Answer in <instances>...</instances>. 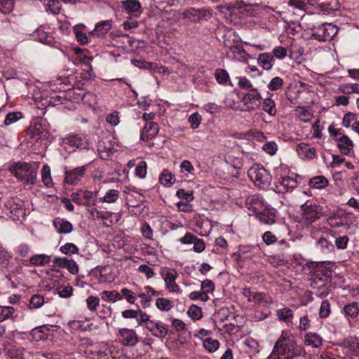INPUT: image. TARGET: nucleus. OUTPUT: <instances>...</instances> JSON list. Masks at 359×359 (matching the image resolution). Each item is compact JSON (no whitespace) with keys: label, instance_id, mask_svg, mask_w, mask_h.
<instances>
[{"label":"nucleus","instance_id":"obj_1","mask_svg":"<svg viewBox=\"0 0 359 359\" xmlns=\"http://www.w3.org/2000/svg\"><path fill=\"white\" fill-rule=\"evenodd\" d=\"M272 353L277 355L278 359H296L304 356L306 351L297 344L292 334L283 331L273 346Z\"/></svg>","mask_w":359,"mask_h":359},{"label":"nucleus","instance_id":"obj_2","mask_svg":"<svg viewBox=\"0 0 359 359\" xmlns=\"http://www.w3.org/2000/svg\"><path fill=\"white\" fill-rule=\"evenodd\" d=\"M8 170L24 184H34L36 182L37 170L29 163H13L9 165Z\"/></svg>","mask_w":359,"mask_h":359},{"label":"nucleus","instance_id":"obj_3","mask_svg":"<svg viewBox=\"0 0 359 359\" xmlns=\"http://www.w3.org/2000/svg\"><path fill=\"white\" fill-rule=\"evenodd\" d=\"M137 313L135 319L140 325H145V327L156 337L163 339L166 337L168 332L167 325L151 320L150 316L140 309H137Z\"/></svg>","mask_w":359,"mask_h":359},{"label":"nucleus","instance_id":"obj_4","mask_svg":"<svg viewBox=\"0 0 359 359\" xmlns=\"http://www.w3.org/2000/svg\"><path fill=\"white\" fill-rule=\"evenodd\" d=\"M137 313L135 319L140 325H145V327L156 337L163 339L166 337L168 332L167 325L151 320L150 316L140 309H137Z\"/></svg>","mask_w":359,"mask_h":359},{"label":"nucleus","instance_id":"obj_5","mask_svg":"<svg viewBox=\"0 0 359 359\" xmlns=\"http://www.w3.org/2000/svg\"><path fill=\"white\" fill-rule=\"evenodd\" d=\"M302 222L306 226L311 225L323 216V207L309 200L300 206Z\"/></svg>","mask_w":359,"mask_h":359},{"label":"nucleus","instance_id":"obj_6","mask_svg":"<svg viewBox=\"0 0 359 359\" xmlns=\"http://www.w3.org/2000/svg\"><path fill=\"white\" fill-rule=\"evenodd\" d=\"M312 36L320 41H330L337 33L338 28L331 23H323L313 26L311 29Z\"/></svg>","mask_w":359,"mask_h":359},{"label":"nucleus","instance_id":"obj_7","mask_svg":"<svg viewBox=\"0 0 359 359\" xmlns=\"http://www.w3.org/2000/svg\"><path fill=\"white\" fill-rule=\"evenodd\" d=\"M248 175L255 185L264 189L268 187L271 181V176L264 168L253 166L248 172Z\"/></svg>","mask_w":359,"mask_h":359},{"label":"nucleus","instance_id":"obj_8","mask_svg":"<svg viewBox=\"0 0 359 359\" xmlns=\"http://www.w3.org/2000/svg\"><path fill=\"white\" fill-rule=\"evenodd\" d=\"M4 208L8 212L7 215L13 217L14 220H19L20 217L25 215L22 201L18 198H11L4 202Z\"/></svg>","mask_w":359,"mask_h":359},{"label":"nucleus","instance_id":"obj_9","mask_svg":"<svg viewBox=\"0 0 359 359\" xmlns=\"http://www.w3.org/2000/svg\"><path fill=\"white\" fill-rule=\"evenodd\" d=\"M72 200L73 202L79 205L90 207L91 203L97 198V192L93 193L87 189H78L71 194Z\"/></svg>","mask_w":359,"mask_h":359},{"label":"nucleus","instance_id":"obj_10","mask_svg":"<svg viewBox=\"0 0 359 359\" xmlns=\"http://www.w3.org/2000/svg\"><path fill=\"white\" fill-rule=\"evenodd\" d=\"M332 271L325 266L324 262H318L313 274V283L326 284L332 281Z\"/></svg>","mask_w":359,"mask_h":359},{"label":"nucleus","instance_id":"obj_11","mask_svg":"<svg viewBox=\"0 0 359 359\" xmlns=\"http://www.w3.org/2000/svg\"><path fill=\"white\" fill-rule=\"evenodd\" d=\"M118 340L125 346H134L138 342V337L135 330L121 328L118 330Z\"/></svg>","mask_w":359,"mask_h":359},{"label":"nucleus","instance_id":"obj_12","mask_svg":"<svg viewBox=\"0 0 359 359\" xmlns=\"http://www.w3.org/2000/svg\"><path fill=\"white\" fill-rule=\"evenodd\" d=\"M161 276L163 278L166 288L170 292H177L180 290L179 286L176 284L175 280L177 274L173 269H162Z\"/></svg>","mask_w":359,"mask_h":359},{"label":"nucleus","instance_id":"obj_13","mask_svg":"<svg viewBox=\"0 0 359 359\" xmlns=\"http://www.w3.org/2000/svg\"><path fill=\"white\" fill-rule=\"evenodd\" d=\"M64 143L72 147L79 149H90V143L88 139L83 135H75L64 139Z\"/></svg>","mask_w":359,"mask_h":359},{"label":"nucleus","instance_id":"obj_14","mask_svg":"<svg viewBox=\"0 0 359 359\" xmlns=\"http://www.w3.org/2000/svg\"><path fill=\"white\" fill-rule=\"evenodd\" d=\"M252 93L244 95L241 100L246 109L248 111L254 110L259 106L262 99L257 89H252Z\"/></svg>","mask_w":359,"mask_h":359},{"label":"nucleus","instance_id":"obj_15","mask_svg":"<svg viewBox=\"0 0 359 359\" xmlns=\"http://www.w3.org/2000/svg\"><path fill=\"white\" fill-rule=\"evenodd\" d=\"M88 165L75 168L65 171V182L72 185L77 184L84 177Z\"/></svg>","mask_w":359,"mask_h":359},{"label":"nucleus","instance_id":"obj_16","mask_svg":"<svg viewBox=\"0 0 359 359\" xmlns=\"http://www.w3.org/2000/svg\"><path fill=\"white\" fill-rule=\"evenodd\" d=\"M248 209L256 215L260 222L265 224H273L276 222V215L273 210L265 209L262 212L258 211L257 208L251 206Z\"/></svg>","mask_w":359,"mask_h":359},{"label":"nucleus","instance_id":"obj_17","mask_svg":"<svg viewBox=\"0 0 359 359\" xmlns=\"http://www.w3.org/2000/svg\"><path fill=\"white\" fill-rule=\"evenodd\" d=\"M178 241L182 244L193 243L194 250L198 253L202 252L205 248L204 241L190 232H187L184 236L180 238Z\"/></svg>","mask_w":359,"mask_h":359},{"label":"nucleus","instance_id":"obj_18","mask_svg":"<svg viewBox=\"0 0 359 359\" xmlns=\"http://www.w3.org/2000/svg\"><path fill=\"white\" fill-rule=\"evenodd\" d=\"M120 6L123 11L134 17H137L141 13V4L138 0L121 1Z\"/></svg>","mask_w":359,"mask_h":359},{"label":"nucleus","instance_id":"obj_19","mask_svg":"<svg viewBox=\"0 0 359 359\" xmlns=\"http://www.w3.org/2000/svg\"><path fill=\"white\" fill-rule=\"evenodd\" d=\"M298 156L302 159L312 160L316 157V150L309 144L302 142L297 146Z\"/></svg>","mask_w":359,"mask_h":359},{"label":"nucleus","instance_id":"obj_20","mask_svg":"<svg viewBox=\"0 0 359 359\" xmlns=\"http://www.w3.org/2000/svg\"><path fill=\"white\" fill-rule=\"evenodd\" d=\"M258 245H240L237 252H236L233 257L237 262H240L244 259H250L253 257L252 253Z\"/></svg>","mask_w":359,"mask_h":359},{"label":"nucleus","instance_id":"obj_21","mask_svg":"<svg viewBox=\"0 0 359 359\" xmlns=\"http://www.w3.org/2000/svg\"><path fill=\"white\" fill-rule=\"evenodd\" d=\"M343 346L350 359H359V341L345 340L343 341Z\"/></svg>","mask_w":359,"mask_h":359},{"label":"nucleus","instance_id":"obj_22","mask_svg":"<svg viewBox=\"0 0 359 359\" xmlns=\"http://www.w3.org/2000/svg\"><path fill=\"white\" fill-rule=\"evenodd\" d=\"M297 186V182L289 176L284 177L276 185V189L279 193L292 191Z\"/></svg>","mask_w":359,"mask_h":359},{"label":"nucleus","instance_id":"obj_23","mask_svg":"<svg viewBox=\"0 0 359 359\" xmlns=\"http://www.w3.org/2000/svg\"><path fill=\"white\" fill-rule=\"evenodd\" d=\"M112 22L111 20L100 22L95 25V29L89 33V35L93 37H100L104 35L111 29Z\"/></svg>","mask_w":359,"mask_h":359},{"label":"nucleus","instance_id":"obj_24","mask_svg":"<svg viewBox=\"0 0 359 359\" xmlns=\"http://www.w3.org/2000/svg\"><path fill=\"white\" fill-rule=\"evenodd\" d=\"M158 126L155 122H147L143 131L141 135V137L143 140H149L154 138L158 133Z\"/></svg>","mask_w":359,"mask_h":359},{"label":"nucleus","instance_id":"obj_25","mask_svg":"<svg viewBox=\"0 0 359 359\" xmlns=\"http://www.w3.org/2000/svg\"><path fill=\"white\" fill-rule=\"evenodd\" d=\"M53 224L59 233H69L73 231V225L67 220L57 217L53 221Z\"/></svg>","mask_w":359,"mask_h":359},{"label":"nucleus","instance_id":"obj_26","mask_svg":"<svg viewBox=\"0 0 359 359\" xmlns=\"http://www.w3.org/2000/svg\"><path fill=\"white\" fill-rule=\"evenodd\" d=\"M353 147V142L347 135H344L338 139V147L343 154L348 155Z\"/></svg>","mask_w":359,"mask_h":359},{"label":"nucleus","instance_id":"obj_27","mask_svg":"<svg viewBox=\"0 0 359 359\" xmlns=\"http://www.w3.org/2000/svg\"><path fill=\"white\" fill-rule=\"evenodd\" d=\"M257 61L259 65L264 69L270 70L274 65L275 59L271 53H264L259 55Z\"/></svg>","mask_w":359,"mask_h":359},{"label":"nucleus","instance_id":"obj_28","mask_svg":"<svg viewBox=\"0 0 359 359\" xmlns=\"http://www.w3.org/2000/svg\"><path fill=\"white\" fill-rule=\"evenodd\" d=\"M323 344V339L320 335L314 332H308L305 335V344L313 348H318Z\"/></svg>","mask_w":359,"mask_h":359},{"label":"nucleus","instance_id":"obj_29","mask_svg":"<svg viewBox=\"0 0 359 359\" xmlns=\"http://www.w3.org/2000/svg\"><path fill=\"white\" fill-rule=\"evenodd\" d=\"M277 316L280 320L284 321L287 325L292 324L293 311L288 307L279 309L277 311Z\"/></svg>","mask_w":359,"mask_h":359},{"label":"nucleus","instance_id":"obj_30","mask_svg":"<svg viewBox=\"0 0 359 359\" xmlns=\"http://www.w3.org/2000/svg\"><path fill=\"white\" fill-rule=\"evenodd\" d=\"M16 317L17 313L14 307L10 306H0V322L9 318L13 319Z\"/></svg>","mask_w":359,"mask_h":359},{"label":"nucleus","instance_id":"obj_31","mask_svg":"<svg viewBox=\"0 0 359 359\" xmlns=\"http://www.w3.org/2000/svg\"><path fill=\"white\" fill-rule=\"evenodd\" d=\"M101 298L109 302H116L122 299V295L121 293L116 290H104L100 294Z\"/></svg>","mask_w":359,"mask_h":359},{"label":"nucleus","instance_id":"obj_32","mask_svg":"<svg viewBox=\"0 0 359 359\" xmlns=\"http://www.w3.org/2000/svg\"><path fill=\"white\" fill-rule=\"evenodd\" d=\"M343 312L346 316L352 318H356L359 314V304L353 302L344 306Z\"/></svg>","mask_w":359,"mask_h":359},{"label":"nucleus","instance_id":"obj_33","mask_svg":"<svg viewBox=\"0 0 359 359\" xmlns=\"http://www.w3.org/2000/svg\"><path fill=\"white\" fill-rule=\"evenodd\" d=\"M45 330H48L46 326L36 327L32 330L29 334L32 336V339L36 341H44L47 339V336L44 333Z\"/></svg>","mask_w":359,"mask_h":359},{"label":"nucleus","instance_id":"obj_34","mask_svg":"<svg viewBox=\"0 0 359 359\" xmlns=\"http://www.w3.org/2000/svg\"><path fill=\"white\" fill-rule=\"evenodd\" d=\"M316 246L324 253H329L334 250V246L332 243L328 241L323 237H320L317 240Z\"/></svg>","mask_w":359,"mask_h":359},{"label":"nucleus","instance_id":"obj_35","mask_svg":"<svg viewBox=\"0 0 359 359\" xmlns=\"http://www.w3.org/2000/svg\"><path fill=\"white\" fill-rule=\"evenodd\" d=\"M175 181V175L168 170H164L159 177V182L165 187H170Z\"/></svg>","mask_w":359,"mask_h":359},{"label":"nucleus","instance_id":"obj_36","mask_svg":"<svg viewBox=\"0 0 359 359\" xmlns=\"http://www.w3.org/2000/svg\"><path fill=\"white\" fill-rule=\"evenodd\" d=\"M328 184V180L322 175L314 177L309 180V185L315 189H323Z\"/></svg>","mask_w":359,"mask_h":359},{"label":"nucleus","instance_id":"obj_37","mask_svg":"<svg viewBox=\"0 0 359 359\" xmlns=\"http://www.w3.org/2000/svg\"><path fill=\"white\" fill-rule=\"evenodd\" d=\"M262 109L270 116H275L277 110L276 108V103L271 98H266L263 100Z\"/></svg>","mask_w":359,"mask_h":359},{"label":"nucleus","instance_id":"obj_38","mask_svg":"<svg viewBox=\"0 0 359 359\" xmlns=\"http://www.w3.org/2000/svg\"><path fill=\"white\" fill-rule=\"evenodd\" d=\"M173 302L163 297L156 299V306L161 311H168L173 307Z\"/></svg>","mask_w":359,"mask_h":359},{"label":"nucleus","instance_id":"obj_39","mask_svg":"<svg viewBox=\"0 0 359 359\" xmlns=\"http://www.w3.org/2000/svg\"><path fill=\"white\" fill-rule=\"evenodd\" d=\"M119 197V192L116 189H110L107 191L103 197L99 198L100 202L107 203H115Z\"/></svg>","mask_w":359,"mask_h":359},{"label":"nucleus","instance_id":"obj_40","mask_svg":"<svg viewBox=\"0 0 359 359\" xmlns=\"http://www.w3.org/2000/svg\"><path fill=\"white\" fill-rule=\"evenodd\" d=\"M50 262V257L43 254L36 255L29 259L30 264L34 266H43Z\"/></svg>","mask_w":359,"mask_h":359},{"label":"nucleus","instance_id":"obj_41","mask_svg":"<svg viewBox=\"0 0 359 359\" xmlns=\"http://www.w3.org/2000/svg\"><path fill=\"white\" fill-rule=\"evenodd\" d=\"M42 181L46 187L53 186V181L50 175V168L48 165H44L41 170Z\"/></svg>","mask_w":359,"mask_h":359},{"label":"nucleus","instance_id":"obj_42","mask_svg":"<svg viewBox=\"0 0 359 359\" xmlns=\"http://www.w3.org/2000/svg\"><path fill=\"white\" fill-rule=\"evenodd\" d=\"M44 304V297L40 294H34L29 301V307L30 309L41 308Z\"/></svg>","mask_w":359,"mask_h":359},{"label":"nucleus","instance_id":"obj_43","mask_svg":"<svg viewBox=\"0 0 359 359\" xmlns=\"http://www.w3.org/2000/svg\"><path fill=\"white\" fill-rule=\"evenodd\" d=\"M15 0H0V12L7 15L11 13L14 8Z\"/></svg>","mask_w":359,"mask_h":359},{"label":"nucleus","instance_id":"obj_44","mask_svg":"<svg viewBox=\"0 0 359 359\" xmlns=\"http://www.w3.org/2000/svg\"><path fill=\"white\" fill-rule=\"evenodd\" d=\"M203 346L208 352L213 353L218 349L219 342L217 339L207 338L203 341Z\"/></svg>","mask_w":359,"mask_h":359},{"label":"nucleus","instance_id":"obj_45","mask_svg":"<svg viewBox=\"0 0 359 359\" xmlns=\"http://www.w3.org/2000/svg\"><path fill=\"white\" fill-rule=\"evenodd\" d=\"M183 18L194 23H198V9L190 8L183 13Z\"/></svg>","mask_w":359,"mask_h":359},{"label":"nucleus","instance_id":"obj_46","mask_svg":"<svg viewBox=\"0 0 359 359\" xmlns=\"http://www.w3.org/2000/svg\"><path fill=\"white\" fill-rule=\"evenodd\" d=\"M271 302L270 297L265 293L255 292L252 296V300L250 302H254L255 304H267Z\"/></svg>","mask_w":359,"mask_h":359},{"label":"nucleus","instance_id":"obj_47","mask_svg":"<svg viewBox=\"0 0 359 359\" xmlns=\"http://www.w3.org/2000/svg\"><path fill=\"white\" fill-rule=\"evenodd\" d=\"M11 255L0 245V266L6 268L11 259Z\"/></svg>","mask_w":359,"mask_h":359},{"label":"nucleus","instance_id":"obj_48","mask_svg":"<svg viewBox=\"0 0 359 359\" xmlns=\"http://www.w3.org/2000/svg\"><path fill=\"white\" fill-rule=\"evenodd\" d=\"M217 316L221 321H230L235 318L234 313L226 307L221 308L217 312Z\"/></svg>","mask_w":359,"mask_h":359},{"label":"nucleus","instance_id":"obj_49","mask_svg":"<svg viewBox=\"0 0 359 359\" xmlns=\"http://www.w3.org/2000/svg\"><path fill=\"white\" fill-rule=\"evenodd\" d=\"M317 6H320L323 10H334L337 6V0H315Z\"/></svg>","mask_w":359,"mask_h":359},{"label":"nucleus","instance_id":"obj_50","mask_svg":"<svg viewBox=\"0 0 359 359\" xmlns=\"http://www.w3.org/2000/svg\"><path fill=\"white\" fill-rule=\"evenodd\" d=\"M331 311L330 304L328 300H323L321 303L320 311H319V317L320 318H326L329 316Z\"/></svg>","mask_w":359,"mask_h":359},{"label":"nucleus","instance_id":"obj_51","mask_svg":"<svg viewBox=\"0 0 359 359\" xmlns=\"http://www.w3.org/2000/svg\"><path fill=\"white\" fill-rule=\"evenodd\" d=\"M215 79L219 83L225 84L229 81V74L225 69H217L215 72Z\"/></svg>","mask_w":359,"mask_h":359},{"label":"nucleus","instance_id":"obj_52","mask_svg":"<svg viewBox=\"0 0 359 359\" xmlns=\"http://www.w3.org/2000/svg\"><path fill=\"white\" fill-rule=\"evenodd\" d=\"M121 294L122 295V298L124 297L127 302L130 304H134L136 301L137 297L135 294L128 288H122L121 290Z\"/></svg>","mask_w":359,"mask_h":359},{"label":"nucleus","instance_id":"obj_53","mask_svg":"<svg viewBox=\"0 0 359 359\" xmlns=\"http://www.w3.org/2000/svg\"><path fill=\"white\" fill-rule=\"evenodd\" d=\"M62 253L66 255H73L79 252V248L73 243H67L60 248Z\"/></svg>","mask_w":359,"mask_h":359},{"label":"nucleus","instance_id":"obj_54","mask_svg":"<svg viewBox=\"0 0 359 359\" xmlns=\"http://www.w3.org/2000/svg\"><path fill=\"white\" fill-rule=\"evenodd\" d=\"M22 117V113L20 112H11L8 113L5 118L4 124L9 126Z\"/></svg>","mask_w":359,"mask_h":359},{"label":"nucleus","instance_id":"obj_55","mask_svg":"<svg viewBox=\"0 0 359 359\" xmlns=\"http://www.w3.org/2000/svg\"><path fill=\"white\" fill-rule=\"evenodd\" d=\"M283 85V80L278 76H276L273 78L267 87L269 90L275 91L280 88Z\"/></svg>","mask_w":359,"mask_h":359},{"label":"nucleus","instance_id":"obj_56","mask_svg":"<svg viewBox=\"0 0 359 359\" xmlns=\"http://www.w3.org/2000/svg\"><path fill=\"white\" fill-rule=\"evenodd\" d=\"M187 313L194 320H198L202 317L201 309L196 305L190 306Z\"/></svg>","mask_w":359,"mask_h":359},{"label":"nucleus","instance_id":"obj_57","mask_svg":"<svg viewBox=\"0 0 359 359\" xmlns=\"http://www.w3.org/2000/svg\"><path fill=\"white\" fill-rule=\"evenodd\" d=\"M147 163L145 161H140L135 168V175L140 178H144L147 172Z\"/></svg>","mask_w":359,"mask_h":359},{"label":"nucleus","instance_id":"obj_58","mask_svg":"<svg viewBox=\"0 0 359 359\" xmlns=\"http://www.w3.org/2000/svg\"><path fill=\"white\" fill-rule=\"evenodd\" d=\"M341 91L344 94H349L351 93H359V84H357V83L345 84L341 86Z\"/></svg>","mask_w":359,"mask_h":359},{"label":"nucleus","instance_id":"obj_59","mask_svg":"<svg viewBox=\"0 0 359 359\" xmlns=\"http://www.w3.org/2000/svg\"><path fill=\"white\" fill-rule=\"evenodd\" d=\"M262 149L271 156L274 155L278 150L277 144L273 142H268L263 145Z\"/></svg>","mask_w":359,"mask_h":359},{"label":"nucleus","instance_id":"obj_60","mask_svg":"<svg viewBox=\"0 0 359 359\" xmlns=\"http://www.w3.org/2000/svg\"><path fill=\"white\" fill-rule=\"evenodd\" d=\"M198 22L208 20L212 15L211 9L200 8L198 9Z\"/></svg>","mask_w":359,"mask_h":359},{"label":"nucleus","instance_id":"obj_61","mask_svg":"<svg viewBox=\"0 0 359 359\" xmlns=\"http://www.w3.org/2000/svg\"><path fill=\"white\" fill-rule=\"evenodd\" d=\"M201 289L205 293H212L215 290V284L211 280L205 279L201 282Z\"/></svg>","mask_w":359,"mask_h":359},{"label":"nucleus","instance_id":"obj_62","mask_svg":"<svg viewBox=\"0 0 359 359\" xmlns=\"http://www.w3.org/2000/svg\"><path fill=\"white\" fill-rule=\"evenodd\" d=\"M86 303L88 309L91 311H95L100 304V299L98 297L91 295L86 299Z\"/></svg>","mask_w":359,"mask_h":359},{"label":"nucleus","instance_id":"obj_63","mask_svg":"<svg viewBox=\"0 0 359 359\" xmlns=\"http://www.w3.org/2000/svg\"><path fill=\"white\" fill-rule=\"evenodd\" d=\"M201 116L198 112L193 113L189 117V122L193 129H196L199 126L201 123Z\"/></svg>","mask_w":359,"mask_h":359},{"label":"nucleus","instance_id":"obj_64","mask_svg":"<svg viewBox=\"0 0 359 359\" xmlns=\"http://www.w3.org/2000/svg\"><path fill=\"white\" fill-rule=\"evenodd\" d=\"M330 289L326 286V284L320 283L319 286H318L315 291V294L319 297H326L330 293Z\"/></svg>","mask_w":359,"mask_h":359}]
</instances>
